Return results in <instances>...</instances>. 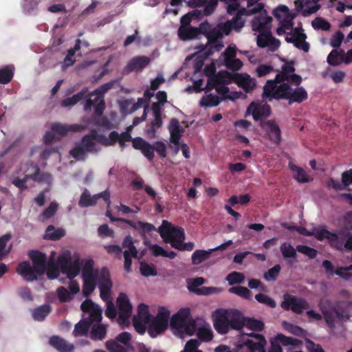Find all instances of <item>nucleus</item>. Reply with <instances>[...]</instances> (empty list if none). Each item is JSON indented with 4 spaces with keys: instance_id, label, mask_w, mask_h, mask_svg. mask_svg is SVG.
Masks as SVG:
<instances>
[{
    "instance_id": "1",
    "label": "nucleus",
    "mask_w": 352,
    "mask_h": 352,
    "mask_svg": "<svg viewBox=\"0 0 352 352\" xmlns=\"http://www.w3.org/2000/svg\"><path fill=\"white\" fill-rule=\"evenodd\" d=\"M32 261V265L28 261L21 263L17 267V272L27 281H33L43 274L45 270L47 276L50 279L57 278L60 275V270L66 274L69 279L77 276L82 267V278L83 280L82 293L84 296L91 294L97 285L100 293L101 298L107 302L105 315L113 318L116 316L114 305L111 301V291L112 283L109 272L106 269L96 270L92 260H87L81 264L80 258L75 256L73 259L72 252L68 250H63L57 258L55 263L56 252H51L50 258L46 267V256L38 251H31L29 254Z\"/></svg>"
},
{
    "instance_id": "2",
    "label": "nucleus",
    "mask_w": 352,
    "mask_h": 352,
    "mask_svg": "<svg viewBox=\"0 0 352 352\" xmlns=\"http://www.w3.org/2000/svg\"><path fill=\"white\" fill-rule=\"evenodd\" d=\"M212 53L206 47L204 52H199L192 56L186 58L184 66L182 68L188 69V72H192V76L190 78L193 81L194 87L197 91L204 89L203 85V77L207 76L208 77L206 88L212 89H216V92L221 96L222 98H229L232 100L241 98L243 94L241 92H229V89L225 85L235 82V74H232L227 71L219 72L217 74L214 75V69L213 66L206 67L204 71L202 67L204 63L203 56H208Z\"/></svg>"
},
{
    "instance_id": "3",
    "label": "nucleus",
    "mask_w": 352,
    "mask_h": 352,
    "mask_svg": "<svg viewBox=\"0 0 352 352\" xmlns=\"http://www.w3.org/2000/svg\"><path fill=\"white\" fill-rule=\"evenodd\" d=\"M292 63H285L282 71L277 74L275 79L267 80L263 89V97L272 99H286L289 103H300L307 99V93L302 87H299L302 78L294 74Z\"/></svg>"
},
{
    "instance_id": "4",
    "label": "nucleus",
    "mask_w": 352,
    "mask_h": 352,
    "mask_svg": "<svg viewBox=\"0 0 352 352\" xmlns=\"http://www.w3.org/2000/svg\"><path fill=\"white\" fill-rule=\"evenodd\" d=\"M170 326L174 334L179 338L192 336L195 333L200 342H209L213 338L210 324L203 318H193L188 307L182 308L170 319Z\"/></svg>"
},
{
    "instance_id": "5",
    "label": "nucleus",
    "mask_w": 352,
    "mask_h": 352,
    "mask_svg": "<svg viewBox=\"0 0 352 352\" xmlns=\"http://www.w3.org/2000/svg\"><path fill=\"white\" fill-rule=\"evenodd\" d=\"M130 131L119 135L116 131L111 132L108 136L98 134L96 131H92L89 135L85 136L80 142L77 143L70 150L69 155L76 160H84L88 153L98 152L100 149V144L104 146L113 145L118 142L122 148L124 146V142L132 141L129 134Z\"/></svg>"
},
{
    "instance_id": "6",
    "label": "nucleus",
    "mask_w": 352,
    "mask_h": 352,
    "mask_svg": "<svg viewBox=\"0 0 352 352\" xmlns=\"http://www.w3.org/2000/svg\"><path fill=\"white\" fill-rule=\"evenodd\" d=\"M170 316V311L164 307H160L157 314L152 318L148 311V307L144 304H140L138 308V314L133 318V327L136 331L142 335L146 332L151 338H155L162 333L168 327Z\"/></svg>"
},
{
    "instance_id": "7",
    "label": "nucleus",
    "mask_w": 352,
    "mask_h": 352,
    "mask_svg": "<svg viewBox=\"0 0 352 352\" xmlns=\"http://www.w3.org/2000/svg\"><path fill=\"white\" fill-rule=\"evenodd\" d=\"M263 327V323L261 321L243 317V324L241 328L242 333L238 338L237 346L240 348L247 346L250 352H265L266 340L264 337L260 334L244 331H261Z\"/></svg>"
},
{
    "instance_id": "8",
    "label": "nucleus",
    "mask_w": 352,
    "mask_h": 352,
    "mask_svg": "<svg viewBox=\"0 0 352 352\" xmlns=\"http://www.w3.org/2000/svg\"><path fill=\"white\" fill-rule=\"evenodd\" d=\"M272 20V16H268L267 12L263 10L258 15L254 16L252 21V28L254 31L259 32L256 37L258 46L274 52L279 47L280 41L274 38L270 31Z\"/></svg>"
},
{
    "instance_id": "9",
    "label": "nucleus",
    "mask_w": 352,
    "mask_h": 352,
    "mask_svg": "<svg viewBox=\"0 0 352 352\" xmlns=\"http://www.w3.org/2000/svg\"><path fill=\"white\" fill-rule=\"evenodd\" d=\"M212 318L216 331L225 334L231 329L241 330L243 316L236 310L219 309L212 312Z\"/></svg>"
},
{
    "instance_id": "10",
    "label": "nucleus",
    "mask_w": 352,
    "mask_h": 352,
    "mask_svg": "<svg viewBox=\"0 0 352 352\" xmlns=\"http://www.w3.org/2000/svg\"><path fill=\"white\" fill-rule=\"evenodd\" d=\"M80 307L83 311L84 318L75 325L73 331L75 337L85 335L92 327L94 322L98 323L102 319V309L91 300H85Z\"/></svg>"
},
{
    "instance_id": "11",
    "label": "nucleus",
    "mask_w": 352,
    "mask_h": 352,
    "mask_svg": "<svg viewBox=\"0 0 352 352\" xmlns=\"http://www.w3.org/2000/svg\"><path fill=\"white\" fill-rule=\"evenodd\" d=\"M326 323L331 328L342 320H352V302H336L326 307L322 302L319 303Z\"/></svg>"
},
{
    "instance_id": "12",
    "label": "nucleus",
    "mask_w": 352,
    "mask_h": 352,
    "mask_svg": "<svg viewBox=\"0 0 352 352\" xmlns=\"http://www.w3.org/2000/svg\"><path fill=\"white\" fill-rule=\"evenodd\" d=\"M276 32L279 36L286 34V41L293 43L296 48L302 50L304 52L309 51V44L306 42L307 36L301 28H293L292 27L287 28L284 23H280Z\"/></svg>"
},
{
    "instance_id": "13",
    "label": "nucleus",
    "mask_w": 352,
    "mask_h": 352,
    "mask_svg": "<svg viewBox=\"0 0 352 352\" xmlns=\"http://www.w3.org/2000/svg\"><path fill=\"white\" fill-rule=\"evenodd\" d=\"M161 237L166 243H170L174 248H181L180 242L185 240V233L183 228L173 226L166 220H163L158 228Z\"/></svg>"
},
{
    "instance_id": "14",
    "label": "nucleus",
    "mask_w": 352,
    "mask_h": 352,
    "mask_svg": "<svg viewBox=\"0 0 352 352\" xmlns=\"http://www.w3.org/2000/svg\"><path fill=\"white\" fill-rule=\"evenodd\" d=\"M133 146L134 148L141 151L144 156L149 161L153 159L155 151L162 158L166 157L167 155L166 145L162 141H157L153 144H151L142 138H135L133 140Z\"/></svg>"
},
{
    "instance_id": "15",
    "label": "nucleus",
    "mask_w": 352,
    "mask_h": 352,
    "mask_svg": "<svg viewBox=\"0 0 352 352\" xmlns=\"http://www.w3.org/2000/svg\"><path fill=\"white\" fill-rule=\"evenodd\" d=\"M114 85L113 82H109L100 86L89 94L84 109L85 111L91 110L94 107L95 113L97 116H101L104 110L105 104L104 101V95Z\"/></svg>"
},
{
    "instance_id": "16",
    "label": "nucleus",
    "mask_w": 352,
    "mask_h": 352,
    "mask_svg": "<svg viewBox=\"0 0 352 352\" xmlns=\"http://www.w3.org/2000/svg\"><path fill=\"white\" fill-rule=\"evenodd\" d=\"M85 128L83 125L66 124L62 123H54L52 124L50 131L45 133L43 139L45 144H50L54 140H59L66 135L69 131H77Z\"/></svg>"
},
{
    "instance_id": "17",
    "label": "nucleus",
    "mask_w": 352,
    "mask_h": 352,
    "mask_svg": "<svg viewBox=\"0 0 352 352\" xmlns=\"http://www.w3.org/2000/svg\"><path fill=\"white\" fill-rule=\"evenodd\" d=\"M327 241L331 247L337 250L352 251V236L346 229L340 230L337 234L329 232Z\"/></svg>"
},
{
    "instance_id": "18",
    "label": "nucleus",
    "mask_w": 352,
    "mask_h": 352,
    "mask_svg": "<svg viewBox=\"0 0 352 352\" xmlns=\"http://www.w3.org/2000/svg\"><path fill=\"white\" fill-rule=\"evenodd\" d=\"M118 306V322L122 327H126L130 324V318L132 314V306L129 302L128 297L121 294L117 298Z\"/></svg>"
},
{
    "instance_id": "19",
    "label": "nucleus",
    "mask_w": 352,
    "mask_h": 352,
    "mask_svg": "<svg viewBox=\"0 0 352 352\" xmlns=\"http://www.w3.org/2000/svg\"><path fill=\"white\" fill-rule=\"evenodd\" d=\"M236 47L234 45H230L220 56L221 62L233 71L239 70L243 65L240 59L236 58Z\"/></svg>"
},
{
    "instance_id": "20",
    "label": "nucleus",
    "mask_w": 352,
    "mask_h": 352,
    "mask_svg": "<svg viewBox=\"0 0 352 352\" xmlns=\"http://www.w3.org/2000/svg\"><path fill=\"white\" fill-rule=\"evenodd\" d=\"M170 133V142L171 143L170 148L173 149L175 154L178 153L182 148L181 137L184 133V129L180 126L179 121L175 119H171L168 126Z\"/></svg>"
},
{
    "instance_id": "21",
    "label": "nucleus",
    "mask_w": 352,
    "mask_h": 352,
    "mask_svg": "<svg viewBox=\"0 0 352 352\" xmlns=\"http://www.w3.org/2000/svg\"><path fill=\"white\" fill-rule=\"evenodd\" d=\"M19 171L28 179H32L34 181L46 183L47 184H51L52 181L50 174H40L38 166L33 164L22 165Z\"/></svg>"
},
{
    "instance_id": "22",
    "label": "nucleus",
    "mask_w": 352,
    "mask_h": 352,
    "mask_svg": "<svg viewBox=\"0 0 352 352\" xmlns=\"http://www.w3.org/2000/svg\"><path fill=\"white\" fill-rule=\"evenodd\" d=\"M309 303L307 300L296 296L285 295L281 302V307L285 310H292L296 314H300L304 309L309 308Z\"/></svg>"
},
{
    "instance_id": "23",
    "label": "nucleus",
    "mask_w": 352,
    "mask_h": 352,
    "mask_svg": "<svg viewBox=\"0 0 352 352\" xmlns=\"http://www.w3.org/2000/svg\"><path fill=\"white\" fill-rule=\"evenodd\" d=\"M100 198H102L108 206L110 205V192L108 190L91 196L88 190L85 189L80 196L79 205L81 207L91 206L94 205Z\"/></svg>"
},
{
    "instance_id": "24",
    "label": "nucleus",
    "mask_w": 352,
    "mask_h": 352,
    "mask_svg": "<svg viewBox=\"0 0 352 352\" xmlns=\"http://www.w3.org/2000/svg\"><path fill=\"white\" fill-rule=\"evenodd\" d=\"M122 247L124 249V269L129 272L131 270V259L136 258L138 256V250L133 245V239L131 236H127L123 241Z\"/></svg>"
},
{
    "instance_id": "25",
    "label": "nucleus",
    "mask_w": 352,
    "mask_h": 352,
    "mask_svg": "<svg viewBox=\"0 0 352 352\" xmlns=\"http://www.w3.org/2000/svg\"><path fill=\"white\" fill-rule=\"evenodd\" d=\"M247 114H252L255 120H258L270 114V108L264 102H252L247 110Z\"/></svg>"
},
{
    "instance_id": "26",
    "label": "nucleus",
    "mask_w": 352,
    "mask_h": 352,
    "mask_svg": "<svg viewBox=\"0 0 352 352\" xmlns=\"http://www.w3.org/2000/svg\"><path fill=\"white\" fill-rule=\"evenodd\" d=\"M274 16L280 23H284L285 25L289 28L293 27V19L295 14L289 11V8L284 5L278 6L273 11Z\"/></svg>"
},
{
    "instance_id": "27",
    "label": "nucleus",
    "mask_w": 352,
    "mask_h": 352,
    "mask_svg": "<svg viewBox=\"0 0 352 352\" xmlns=\"http://www.w3.org/2000/svg\"><path fill=\"white\" fill-rule=\"evenodd\" d=\"M107 215L110 218L111 221H120L126 223L130 226L133 228L135 230L138 231L142 235H146L147 234H149L152 231L155 230V226L149 223L143 221L134 222L130 220H125L123 219H116L110 215L109 211L107 212Z\"/></svg>"
},
{
    "instance_id": "28",
    "label": "nucleus",
    "mask_w": 352,
    "mask_h": 352,
    "mask_svg": "<svg viewBox=\"0 0 352 352\" xmlns=\"http://www.w3.org/2000/svg\"><path fill=\"white\" fill-rule=\"evenodd\" d=\"M262 128L267 133L270 140L276 144L281 140V133L279 126L273 121L268 120L261 124Z\"/></svg>"
},
{
    "instance_id": "29",
    "label": "nucleus",
    "mask_w": 352,
    "mask_h": 352,
    "mask_svg": "<svg viewBox=\"0 0 352 352\" xmlns=\"http://www.w3.org/2000/svg\"><path fill=\"white\" fill-rule=\"evenodd\" d=\"M297 230L299 233L306 236H314L319 241H322L328 238L329 231L326 230L322 226H314L311 229L309 230L305 228H298Z\"/></svg>"
},
{
    "instance_id": "30",
    "label": "nucleus",
    "mask_w": 352,
    "mask_h": 352,
    "mask_svg": "<svg viewBox=\"0 0 352 352\" xmlns=\"http://www.w3.org/2000/svg\"><path fill=\"white\" fill-rule=\"evenodd\" d=\"M235 82L246 92L251 91L256 85L255 80L246 73L235 74Z\"/></svg>"
},
{
    "instance_id": "31",
    "label": "nucleus",
    "mask_w": 352,
    "mask_h": 352,
    "mask_svg": "<svg viewBox=\"0 0 352 352\" xmlns=\"http://www.w3.org/2000/svg\"><path fill=\"white\" fill-rule=\"evenodd\" d=\"M276 342H280L285 346H294L298 342L296 339L287 337L283 334H278L276 337V340L272 342L270 352H283L281 346Z\"/></svg>"
},
{
    "instance_id": "32",
    "label": "nucleus",
    "mask_w": 352,
    "mask_h": 352,
    "mask_svg": "<svg viewBox=\"0 0 352 352\" xmlns=\"http://www.w3.org/2000/svg\"><path fill=\"white\" fill-rule=\"evenodd\" d=\"M150 59L146 56H137L131 59L126 67L127 72H138L146 67Z\"/></svg>"
},
{
    "instance_id": "33",
    "label": "nucleus",
    "mask_w": 352,
    "mask_h": 352,
    "mask_svg": "<svg viewBox=\"0 0 352 352\" xmlns=\"http://www.w3.org/2000/svg\"><path fill=\"white\" fill-rule=\"evenodd\" d=\"M118 124V115L115 111H111L98 121V126L102 129H110Z\"/></svg>"
},
{
    "instance_id": "34",
    "label": "nucleus",
    "mask_w": 352,
    "mask_h": 352,
    "mask_svg": "<svg viewBox=\"0 0 352 352\" xmlns=\"http://www.w3.org/2000/svg\"><path fill=\"white\" fill-rule=\"evenodd\" d=\"M50 344L59 352H71L74 349L72 344L58 336L52 337L50 340Z\"/></svg>"
},
{
    "instance_id": "35",
    "label": "nucleus",
    "mask_w": 352,
    "mask_h": 352,
    "mask_svg": "<svg viewBox=\"0 0 352 352\" xmlns=\"http://www.w3.org/2000/svg\"><path fill=\"white\" fill-rule=\"evenodd\" d=\"M289 167L292 171L294 178L299 183H307L311 181L313 179L309 177L305 170L293 164L289 163Z\"/></svg>"
},
{
    "instance_id": "36",
    "label": "nucleus",
    "mask_w": 352,
    "mask_h": 352,
    "mask_svg": "<svg viewBox=\"0 0 352 352\" xmlns=\"http://www.w3.org/2000/svg\"><path fill=\"white\" fill-rule=\"evenodd\" d=\"M204 96L200 100V105L205 107H213L217 106L220 102V97L217 94H210L208 92L210 89H207Z\"/></svg>"
},
{
    "instance_id": "37",
    "label": "nucleus",
    "mask_w": 352,
    "mask_h": 352,
    "mask_svg": "<svg viewBox=\"0 0 352 352\" xmlns=\"http://www.w3.org/2000/svg\"><path fill=\"white\" fill-rule=\"evenodd\" d=\"M197 30L191 26L180 25L178 30V36L182 41L190 40L197 35Z\"/></svg>"
},
{
    "instance_id": "38",
    "label": "nucleus",
    "mask_w": 352,
    "mask_h": 352,
    "mask_svg": "<svg viewBox=\"0 0 352 352\" xmlns=\"http://www.w3.org/2000/svg\"><path fill=\"white\" fill-rule=\"evenodd\" d=\"M80 40L78 39L74 47L68 50L66 57L65 58L62 63L63 69H65L66 68L74 65V63L76 61L75 58H74V56L76 54V52L80 50Z\"/></svg>"
},
{
    "instance_id": "39",
    "label": "nucleus",
    "mask_w": 352,
    "mask_h": 352,
    "mask_svg": "<svg viewBox=\"0 0 352 352\" xmlns=\"http://www.w3.org/2000/svg\"><path fill=\"white\" fill-rule=\"evenodd\" d=\"M118 105L122 113L129 114L140 109V106L135 107L133 99H122L118 100Z\"/></svg>"
},
{
    "instance_id": "40",
    "label": "nucleus",
    "mask_w": 352,
    "mask_h": 352,
    "mask_svg": "<svg viewBox=\"0 0 352 352\" xmlns=\"http://www.w3.org/2000/svg\"><path fill=\"white\" fill-rule=\"evenodd\" d=\"M148 247L155 256H162L169 258H174L177 255L175 252H167L162 247L155 244H148Z\"/></svg>"
},
{
    "instance_id": "41",
    "label": "nucleus",
    "mask_w": 352,
    "mask_h": 352,
    "mask_svg": "<svg viewBox=\"0 0 352 352\" xmlns=\"http://www.w3.org/2000/svg\"><path fill=\"white\" fill-rule=\"evenodd\" d=\"M107 349L110 352H131V345H124L116 340L106 342Z\"/></svg>"
},
{
    "instance_id": "42",
    "label": "nucleus",
    "mask_w": 352,
    "mask_h": 352,
    "mask_svg": "<svg viewBox=\"0 0 352 352\" xmlns=\"http://www.w3.org/2000/svg\"><path fill=\"white\" fill-rule=\"evenodd\" d=\"M343 50H333L327 56V62L331 65H339L343 63Z\"/></svg>"
},
{
    "instance_id": "43",
    "label": "nucleus",
    "mask_w": 352,
    "mask_h": 352,
    "mask_svg": "<svg viewBox=\"0 0 352 352\" xmlns=\"http://www.w3.org/2000/svg\"><path fill=\"white\" fill-rule=\"evenodd\" d=\"M14 66L7 65L0 68V83L8 84L11 81L14 75Z\"/></svg>"
},
{
    "instance_id": "44",
    "label": "nucleus",
    "mask_w": 352,
    "mask_h": 352,
    "mask_svg": "<svg viewBox=\"0 0 352 352\" xmlns=\"http://www.w3.org/2000/svg\"><path fill=\"white\" fill-rule=\"evenodd\" d=\"M94 322L91 331V337L94 340H102L106 335V327L103 324Z\"/></svg>"
},
{
    "instance_id": "45",
    "label": "nucleus",
    "mask_w": 352,
    "mask_h": 352,
    "mask_svg": "<svg viewBox=\"0 0 352 352\" xmlns=\"http://www.w3.org/2000/svg\"><path fill=\"white\" fill-rule=\"evenodd\" d=\"M51 311L49 305H43L34 309L32 312L33 318L37 321H42L50 314Z\"/></svg>"
},
{
    "instance_id": "46",
    "label": "nucleus",
    "mask_w": 352,
    "mask_h": 352,
    "mask_svg": "<svg viewBox=\"0 0 352 352\" xmlns=\"http://www.w3.org/2000/svg\"><path fill=\"white\" fill-rule=\"evenodd\" d=\"M215 249L206 250H196L192 255V262L195 265H199L205 261Z\"/></svg>"
},
{
    "instance_id": "47",
    "label": "nucleus",
    "mask_w": 352,
    "mask_h": 352,
    "mask_svg": "<svg viewBox=\"0 0 352 352\" xmlns=\"http://www.w3.org/2000/svg\"><path fill=\"white\" fill-rule=\"evenodd\" d=\"M86 93V90H82L77 94L63 100L61 102V106L63 107H71L75 105L84 98Z\"/></svg>"
},
{
    "instance_id": "48",
    "label": "nucleus",
    "mask_w": 352,
    "mask_h": 352,
    "mask_svg": "<svg viewBox=\"0 0 352 352\" xmlns=\"http://www.w3.org/2000/svg\"><path fill=\"white\" fill-rule=\"evenodd\" d=\"M11 239L10 234H5L0 237V258L5 256L11 250V244L9 241Z\"/></svg>"
},
{
    "instance_id": "49",
    "label": "nucleus",
    "mask_w": 352,
    "mask_h": 352,
    "mask_svg": "<svg viewBox=\"0 0 352 352\" xmlns=\"http://www.w3.org/2000/svg\"><path fill=\"white\" fill-rule=\"evenodd\" d=\"M65 234L63 230H55L52 226H49L45 231V239L56 240L61 238Z\"/></svg>"
},
{
    "instance_id": "50",
    "label": "nucleus",
    "mask_w": 352,
    "mask_h": 352,
    "mask_svg": "<svg viewBox=\"0 0 352 352\" xmlns=\"http://www.w3.org/2000/svg\"><path fill=\"white\" fill-rule=\"evenodd\" d=\"M282 255L285 258H295L296 256V250L289 243H283L280 247Z\"/></svg>"
},
{
    "instance_id": "51",
    "label": "nucleus",
    "mask_w": 352,
    "mask_h": 352,
    "mask_svg": "<svg viewBox=\"0 0 352 352\" xmlns=\"http://www.w3.org/2000/svg\"><path fill=\"white\" fill-rule=\"evenodd\" d=\"M201 342L197 339H190L185 344L184 349L180 352H203L199 349Z\"/></svg>"
},
{
    "instance_id": "52",
    "label": "nucleus",
    "mask_w": 352,
    "mask_h": 352,
    "mask_svg": "<svg viewBox=\"0 0 352 352\" xmlns=\"http://www.w3.org/2000/svg\"><path fill=\"white\" fill-rule=\"evenodd\" d=\"M264 10V4L258 3L257 0H248V9L249 15L256 14Z\"/></svg>"
},
{
    "instance_id": "53",
    "label": "nucleus",
    "mask_w": 352,
    "mask_h": 352,
    "mask_svg": "<svg viewBox=\"0 0 352 352\" xmlns=\"http://www.w3.org/2000/svg\"><path fill=\"white\" fill-rule=\"evenodd\" d=\"M17 175L13 176L11 179L12 183L20 189L26 188V182L28 179L25 176L22 175L19 171L16 173Z\"/></svg>"
},
{
    "instance_id": "54",
    "label": "nucleus",
    "mask_w": 352,
    "mask_h": 352,
    "mask_svg": "<svg viewBox=\"0 0 352 352\" xmlns=\"http://www.w3.org/2000/svg\"><path fill=\"white\" fill-rule=\"evenodd\" d=\"M229 292L246 299H249L250 298V292L247 287H232L230 288Z\"/></svg>"
},
{
    "instance_id": "55",
    "label": "nucleus",
    "mask_w": 352,
    "mask_h": 352,
    "mask_svg": "<svg viewBox=\"0 0 352 352\" xmlns=\"http://www.w3.org/2000/svg\"><path fill=\"white\" fill-rule=\"evenodd\" d=\"M140 272L144 276H155L157 275V271L155 267L153 265H149L146 263H140Z\"/></svg>"
},
{
    "instance_id": "56",
    "label": "nucleus",
    "mask_w": 352,
    "mask_h": 352,
    "mask_svg": "<svg viewBox=\"0 0 352 352\" xmlns=\"http://www.w3.org/2000/svg\"><path fill=\"white\" fill-rule=\"evenodd\" d=\"M58 208V204L55 202H52L49 207L41 214L40 218L44 221L50 219L54 215Z\"/></svg>"
},
{
    "instance_id": "57",
    "label": "nucleus",
    "mask_w": 352,
    "mask_h": 352,
    "mask_svg": "<svg viewBox=\"0 0 352 352\" xmlns=\"http://www.w3.org/2000/svg\"><path fill=\"white\" fill-rule=\"evenodd\" d=\"M311 25L315 30H322L325 31L329 30L331 27L330 24L322 18L315 19L312 21Z\"/></svg>"
},
{
    "instance_id": "58",
    "label": "nucleus",
    "mask_w": 352,
    "mask_h": 352,
    "mask_svg": "<svg viewBox=\"0 0 352 352\" xmlns=\"http://www.w3.org/2000/svg\"><path fill=\"white\" fill-rule=\"evenodd\" d=\"M226 280L230 285L241 283L244 280V275L241 272H234L227 276Z\"/></svg>"
},
{
    "instance_id": "59",
    "label": "nucleus",
    "mask_w": 352,
    "mask_h": 352,
    "mask_svg": "<svg viewBox=\"0 0 352 352\" xmlns=\"http://www.w3.org/2000/svg\"><path fill=\"white\" fill-rule=\"evenodd\" d=\"M57 295L60 301L62 302H68L72 299V295L71 293L63 287L58 288Z\"/></svg>"
},
{
    "instance_id": "60",
    "label": "nucleus",
    "mask_w": 352,
    "mask_h": 352,
    "mask_svg": "<svg viewBox=\"0 0 352 352\" xmlns=\"http://www.w3.org/2000/svg\"><path fill=\"white\" fill-rule=\"evenodd\" d=\"M273 70H274V68L272 66L261 64V65H258V67H256V69L255 70V72H256V76L258 77L261 78V77H263V76L269 74Z\"/></svg>"
},
{
    "instance_id": "61",
    "label": "nucleus",
    "mask_w": 352,
    "mask_h": 352,
    "mask_svg": "<svg viewBox=\"0 0 352 352\" xmlns=\"http://www.w3.org/2000/svg\"><path fill=\"white\" fill-rule=\"evenodd\" d=\"M296 250L303 254L307 255L311 258H315L317 255V251L316 250L306 245H298L296 247Z\"/></svg>"
},
{
    "instance_id": "62",
    "label": "nucleus",
    "mask_w": 352,
    "mask_h": 352,
    "mask_svg": "<svg viewBox=\"0 0 352 352\" xmlns=\"http://www.w3.org/2000/svg\"><path fill=\"white\" fill-rule=\"evenodd\" d=\"M280 270L279 265H274L272 268L270 269L265 274L264 278L266 280H274L278 275Z\"/></svg>"
},
{
    "instance_id": "63",
    "label": "nucleus",
    "mask_w": 352,
    "mask_h": 352,
    "mask_svg": "<svg viewBox=\"0 0 352 352\" xmlns=\"http://www.w3.org/2000/svg\"><path fill=\"white\" fill-rule=\"evenodd\" d=\"M256 300L261 302L265 305H269L271 307H276V302L275 301L272 299L271 298L268 297L267 296L263 294H258L255 296Z\"/></svg>"
},
{
    "instance_id": "64",
    "label": "nucleus",
    "mask_w": 352,
    "mask_h": 352,
    "mask_svg": "<svg viewBox=\"0 0 352 352\" xmlns=\"http://www.w3.org/2000/svg\"><path fill=\"white\" fill-rule=\"evenodd\" d=\"M341 179L344 187L352 185V169L343 172L341 175Z\"/></svg>"
}]
</instances>
